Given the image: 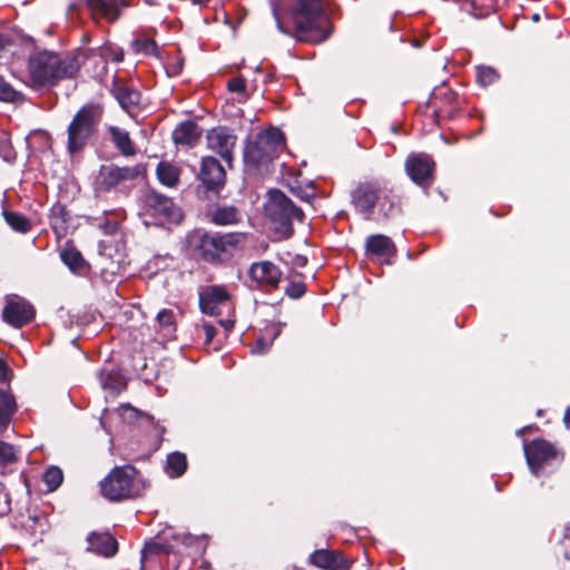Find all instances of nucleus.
<instances>
[{"instance_id": "f257e3e1", "label": "nucleus", "mask_w": 570, "mask_h": 570, "mask_svg": "<svg viewBox=\"0 0 570 570\" xmlns=\"http://www.w3.org/2000/svg\"><path fill=\"white\" fill-rule=\"evenodd\" d=\"M85 53L75 51L59 56L39 51L28 59L29 78L33 87L53 86L58 80L73 77L80 69Z\"/></svg>"}, {"instance_id": "f03ea898", "label": "nucleus", "mask_w": 570, "mask_h": 570, "mask_svg": "<svg viewBox=\"0 0 570 570\" xmlns=\"http://www.w3.org/2000/svg\"><path fill=\"white\" fill-rule=\"evenodd\" d=\"M293 20L299 39L322 42L330 36L324 29L326 17L320 0H299L293 11Z\"/></svg>"}, {"instance_id": "7ed1b4c3", "label": "nucleus", "mask_w": 570, "mask_h": 570, "mask_svg": "<svg viewBox=\"0 0 570 570\" xmlns=\"http://www.w3.org/2000/svg\"><path fill=\"white\" fill-rule=\"evenodd\" d=\"M102 117L99 105L83 106L73 117L68 127V150L70 154L80 151L96 134Z\"/></svg>"}, {"instance_id": "20e7f679", "label": "nucleus", "mask_w": 570, "mask_h": 570, "mask_svg": "<svg viewBox=\"0 0 570 570\" xmlns=\"http://www.w3.org/2000/svg\"><path fill=\"white\" fill-rule=\"evenodd\" d=\"M284 148V136L279 129L272 128L261 132L249 141L244 150V159L248 165L258 167L267 164Z\"/></svg>"}, {"instance_id": "39448f33", "label": "nucleus", "mask_w": 570, "mask_h": 570, "mask_svg": "<svg viewBox=\"0 0 570 570\" xmlns=\"http://www.w3.org/2000/svg\"><path fill=\"white\" fill-rule=\"evenodd\" d=\"M265 212L274 224L275 229L284 235L292 233V222L294 219L302 222L304 218L303 210L297 208L293 202L279 190L269 191Z\"/></svg>"}, {"instance_id": "423d86ee", "label": "nucleus", "mask_w": 570, "mask_h": 570, "mask_svg": "<svg viewBox=\"0 0 570 570\" xmlns=\"http://www.w3.org/2000/svg\"><path fill=\"white\" fill-rule=\"evenodd\" d=\"M135 475L134 466L115 468L100 483L102 495L110 501L134 497L137 493L134 484Z\"/></svg>"}, {"instance_id": "0eeeda50", "label": "nucleus", "mask_w": 570, "mask_h": 570, "mask_svg": "<svg viewBox=\"0 0 570 570\" xmlns=\"http://www.w3.org/2000/svg\"><path fill=\"white\" fill-rule=\"evenodd\" d=\"M244 240L243 234H205L199 239L198 248L202 256L208 262L222 259Z\"/></svg>"}, {"instance_id": "6e6552de", "label": "nucleus", "mask_w": 570, "mask_h": 570, "mask_svg": "<svg viewBox=\"0 0 570 570\" xmlns=\"http://www.w3.org/2000/svg\"><path fill=\"white\" fill-rule=\"evenodd\" d=\"M144 171L145 168L142 165H136L134 167H118L115 165L102 166L97 177V185L100 189L108 190L124 181L142 176Z\"/></svg>"}, {"instance_id": "1a4fd4ad", "label": "nucleus", "mask_w": 570, "mask_h": 570, "mask_svg": "<svg viewBox=\"0 0 570 570\" xmlns=\"http://www.w3.org/2000/svg\"><path fill=\"white\" fill-rule=\"evenodd\" d=\"M33 306L24 298L13 296L7 298V304L2 312L6 323L13 327H21L31 322L35 317Z\"/></svg>"}, {"instance_id": "9d476101", "label": "nucleus", "mask_w": 570, "mask_h": 570, "mask_svg": "<svg viewBox=\"0 0 570 570\" xmlns=\"http://www.w3.org/2000/svg\"><path fill=\"white\" fill-rule=\"evenodd\" d=\"M147 205L151 215L159 218L160 224H179L183 219V214L179 207L174 202L160 194L151 193L147 197Z\"/></svg>"}, {"instance_id": "9b49d317", "label": "nucleus", "mask_w": 570, "mask_h": 570, "mask_svg": "<svg viewBox=\"0 0 570 570\" xmlns=\"http://www.w3.org/2000/svg\"><path fill=\"white\" fill-rule=\"evenodd\" d=\"M434 161L425 154H411L405 160L409 177L417 185L426 186L433 180Z\"/></svg>"}, {"instance_id": "f8f14e48", "label": "nucleus", "mask_w": 570, "mask_h": 570, "mask_svg": "<svg viewBox=\"0 0 570 570\" xmlns=\"http://www.w3.org/2000/svg\"><path fill=\"white\" fill-rule=\"evenodd\" d=\"M206 138L208 148L230 164L236 146V136L225 127H217L208 131Z\"/></svg>"}, {"instance_id": "ddd939ff", "label": "nucleus", "mask_w": 570, "mask_h": 570, "mask_svg": "<svg viewBox=\"0 0 570 570\" xmlns=\"http://www.w3.org/2000/svg\"><path fill=\"white\" fill-rule=\"evenodd\" d=\"M199 306L205 314L218 315L223 307H230L229 294L224 287L207 286L199 293Z\"/></svg>"}, {"instance_id": "4468645a", "label": "nucleus", "mask_w": 570, "mask_h": 570, "mask_svg": "<svg viewBox=\"0 0 570 570\" xmlns=\"http://www.w3.org/2000/svg\"><path fill=\"white\" fill-rule=\"evenodd\" d=\"M524 454L528 465L534 475H538L543 463L554 458L556 452L551 444L543 440H534L524 444Z\"/></svg>"}, {"instance_id": "2eb2a0df", "label": "nucleus", "mask_w": 570, "mask_h": 570, "mask_svg": "<svg viewBox=\"0 0 570 570\" xmlns=\"http://www.w3.org/2000/svg\"><path fill=\"white\" fill-rule=\"evenodd\" d=\"M309 561L325 570H348L351 562L338 551L320 549L309 556Z\"/></svg>"}, {"instance_id": "dca6fc26", "label": "nucleus", "mask_w": 570, "mask_h": 570, "mask_svg": "<svg viewBox=\"0 0 570 570\" xmlns=\"http://www.w3.org/2000/svg\"><path fill=\"white\" fill-rule=\"evenodd\" d=\"M198 177L207 189H214L224 184L225 170L216 158L208 156L202 159Z\"/></svg>"}, {"instance_id": "f3484780", "label": "nucleus", "mask_w": 570, "mask_h": 570, "mask_svg": "<svg viewBox=\"0 0 570 570\" xmlns=\"http://www.w3.org/2000/svg\"><path fill=\"white\" fill-rule=\"evenodd\" d=\"M249 276L261 285L276 287L281 281L282 273L275 264L263 261L252 264Z\"/></svg>"}, {"instance_id": "a211bd4d", "label": "nucleus", "mask_w": 570, "mask_h": 570, "mask_svg": "<svg viewBox=\"0 0 570 570\" xmlns=\"http://www.w3.org/2000/svg\"><path fill=\"white\" fill-rule=\"evenodd\" d=\"M94 17H102L109 21L118 19L120 8L125 7L124 0H86Z\"/></svg>"}, {"instance_id": "6ab92c4d", "label": "nucleus", "mask_w": 570, "mask_h": 570, "mask_svg": "<svg viewBox=\"0 0 570 570\" xmlns=\"http://www.w3.org/2000/svg\"><path fill=\"white\" fill-rule=\"evenodd\" d=\"M365 247L367 254L384 262H390V257L395 254L394 244L387 236L384 235L370 236L366 239Z\"/></svg>"}, {"instance_id": "aec40b11", "label": "nucleus", "mask_w": 570, "mask_h": 570, "mask_svg": "<svg viewBox=\"0 0 570 570\" xmlns=\"http://www.w3.org/2000/svg\"><path fill=\"white\" fill-rule=\"evenodd\" d=\"M87 541V550L97 554L111 557L117 552V541L109 533L91 532Z\"/></svg>"}, {"instance_id": "412c9836", "label": "nucleus", "mask_w": 570, "mask_h": 570, "mask_svg": "<svg viewBox=\"0 0 570 570\" xmlns=\"http://www.w3.org/2000/svg\"><path fill=\"white\" fill-rule=\"evenodd\" d=\"M112 95L115 99L119 102L121 108L126 110L129 115H132L135 112L141 98L139 91L124 85H116L112 88Z\"/></svg>"}, {"instance_id": "4be33fe9", "label": "nucleus", "mask_w": 570, "mask_h": 570, "mask_svg": "<svg viewBox=\"0 0 570 570\" xmlns=\"http://www.w3.org/2000/svg\"><path fill=\"white\" fill-rule=\"evenodd\" d=\"M202 135L199 127L193 121H185L173 131V139L176 145L193 147Z\"/></svg>"}, {"instance_id": "5701e85b", "label": "nucleus", "mask_w": 570, "mask_h": 570, "mask_svg": "<svg viewBox=\"0 0 570 570\" xmlns=\"http://www.w3.org/2000/svg\"><path fill=\"white\" fill-rule=\"evenodd\" d=\"M353 200L357 209L371 212L377 200V189L372 185H362L353 193Z\"/></svg>"}, {"instance_id": "b1692460", "label": "nucleus", "mask_w": 570, "mask_h": 570, "mask_svg": "<svg viewBox=\"0 0 570 570\" xmlns=\"http://www.w3.org/2000/svg\"><path fill=\"white\" fill-rule=\"evenodd\" d=\"M108 132L115 147L126 157L136 154L135 145L129 136V132L117 126H109Z\"/></svg>"}, {"instance_id": "393cba45", "label": "nucleus", "mask_w": 570, "mask_h": 570, "mask_svg": "<svg viewBox=\"0 0 570 570\" xmlns=\"http://www.w3.org/2000/svg\"><path fill=\"white\" fill-rule=\"evenodd\" d=\"M209 215L214 224L222 226L234 225L242 219L240 213L234 206L217 207Z\"/></svg>"}, {"instance_id": "a878e982", "label": "nucleus", "mask_w": 570, "mask_h": 570, "mask_svg": "<svg viewBox=\"0 0 570 570\" xmlns=\"http://www.w3.org/2000/svg\"><path fill=\"white\" fill-rule=\"evenodd\" d=\"M14 409L12 395L0 389V434L8 428Z\"/></svg>"}, {"instance_id": "bb28decb", "label": "nucleus", "mask_w": 570, "mask_h": 570, "mask_svg": "<svg viewBox=\"0 0 570 570\" xmlns=\"http://www.w3.org/2000/svg\"><path fill=\"white\" fill-rule=\"evenodd\" d=\"M157 177L159 181L168 187H174L179 179V170L169 163L161 161L157 166Z\"/></svg>"}, {"instance_id": "cd10ccee", "label": "nucleus", "mask_w": 570, "mask_h": 570, "mask_svg": "<svg viewBox=\"0 0 570 570\" xmlns=\"http://www.w3.org/2000/svg\"><path fill=\"white\" fill-rule=\"evenodd\" d=\"M3 217L6 223L18 233H27L31 227L30 222L19 213L4 210Z\"/></svg>"}, {"instance_id": "c85d7f7f", "label": "nucleus", "mask_w": 570, "mask_h": 570, "mask_svg": "<svg viewBox=\"0 0 570 570\" xmlns=\"http://www.w3.org/2000/svg\"><path fill=\"white\" fill-rule=\"evenodd\" d=\"M187 468V460L185 454L175 452L168 455L167 459V473L170 476L181 475Z\"/></svg>"}, {"instance_id": "c756f323", "label": "nucleus", "mask_w": 570, "mask_h": 570, "mask_svg": "<svg viewBox=\"0 0 570 570\" xmlns=\"http://www.w3.org/2000/svg\"><path fill=\"white\" fill-rule=\"evenodd\" d=\"M173 551V546L168 543L161 542L159 538L147 542L141 551L142 561L146 560L149 556L159 554V553H169Z\"/></svg>"}, {"instance_id": "7c9ffc66", "label": "nucleus", "mask_w": 570, "mask_h": 570, "mask_svg": "<svg viewBox=\"0 0 570 570\" xmlns=\"http://www.w3.org/2000/svg\"><path fill=\"white\" fill-rule=\"evenodd\" d=\"M60 256L62 262L73 272L80 269L83 265L81 254L75 248H67L62 250Z\"/></svg>"}, {"instance_id": "2f4dec72", "label": "nucleus", "mask_w": 570, "mask_h": 570, "mask_svg": "<svg viewBox=\"0 0 570 570\" xmlns=\"http://www.w3.org/2000/svg\"><path fill=\"white\" fill-rule=\"evenodd\" d=\"M281 328L278 327H272L267 331V334L271 336L269 340H266L265 337H261L257 340L255 346L253 347L252 352L255 354H264L266 353L273 341L279 335Z\"/></svg>"}, {"instance_id": "473e14b6", "label": "nucleus", "mask_w": 570, "mask_h": 570, "mask_svg": "<svg viewBox=\"0 0 570 570\" xmlns=\"http://www.w3.org/2000/svg\"><path fill=\"white\" fill-rule=\"evenodd\" d=\"M227 89L230 92H235L239 95L238 101L244 102L248 99V94L246 90V81L243 77H236L228 81Z\"/></svg>"}, {"instance_id": "72a5a7b5", "label": "nucleus", "mask_w": 570, "mask_h": 570, "mask_svg": "<svg viewBox=\"0 0 570 570\" xmlns=\"http://www.w3.org/2000/svg\"><path fill=\"white\" fill-rule=\"evenodd\" d=\"M157 323L166 334H171L175 330L174 313L170 309H161L157 314Z\"/></svg>"}, {"instance_id": "f704fd0d", "label": "nucleus", "mask_w": 570, "mask_h": 570, "mask_svg": "<svg viewBox=\"0 0 570 570\" xmlns=\"http://www.w3.org/2000/svg\"><path fill=\"white\" fill-rule=\"evenodd\" d=\"M43 480H45L46 484L48 485L49 490L53 491L62 482V472L59 468L51 466L46 471V473L43 475Z\"/></svg>"}, {"instance_id": "c9c22d12", "label": "nucleus", "mask_w": 570, "mask_h": 570, "mask_svg": "<svg viewBox=\"0 0 570 570\" xmlns=\"http://www.w3.org/2000/svg\"><path fill=\"white\" fill-rule=\"evenodd\" d=\"M476 78L480 85L489 86L499 78L498 72L491 67H479Z\"/></svg>"}, {"instance_id": "e433bc0d", "label": "nucleus", "mask_w": 570, "mask_h": 570, "mask_svg": "<svg viewBox=\"0 0 570 570\" xmlns=\"http://www.w3.org/2000/svg\"><path fill=\"white\" fill-rule=\"evenodd\" d=\"M17 460V450L13 445L0 441V464H9Z\"/></svg>"}, {"instance_id": "4c0bfd02", "label": "nucleus", "mask_w": 570, "mask_h": 570, "mask_svg": "<svg viewBox=\"0 0 570 570\" xmlns=\"http://www.w3.org/2000/svg\"><path fill=\"white\" fill-rule=\"evenodd\" d=\"M134 48L137 52L154 56L157 53V45L151 39H137L134 42Z\"/></svg>"}, {"instance_id": "58836bf2", "label": "nucleus", "mask_w": 570, "mask_h": 570, "mask_svg": "<svg viewBox=\"0 0 570 570\" xmlns=\"http://www.w3.org/2000/svg\"><path fill=\"white\" fill-rule=\"evenodd\" d=\"M19 94L11 85L0 79V100L6 102L14 101Z\"/></svg>"}, {"instance_id": "ea45409f", "label": "nucleus", "mask_w": 570, "mask_h": 570, "mask_svg": "<svg viewBox=\"0 0 570 570\" xmlns=\"http://www.w3.org/2000/svg\"><path fill=\"white\" fill-rule=\"evenodd\" d=\"M119 416L128 423L134 422L138 416V411L128 404L118 407Z\"/></svg>"}, {"instance_id": "a19ab883", "label": "nucleus", "mask_w": 570, "mask_h": 570, "mask_svg": "<svg viewBox=\"0 0 570 570\" xmlns=\"http://www.w3.org/2000/svg\"><path fill=\"white\" fill-rule=\"evenodd\" d=\"M286 293L292 298H298L305 293V286L302 283H292L286 288Z\"/></svg>"}, {"instance_id": "79ce46f5", "label": "nucleus", "mask_w": 570, "mask_h": 570, "mask_svg": "<svg viewBox=\"0 0 570 570\" xmlns=\"http://www.w3.org/2000/svg\"><path fill=\"white\" fill-rule=\"evenodd\" d=\"M10 510L9 499L7 493L0 490V517L7 514Z\"/></svg>"}, {"instance_id": "37998d69", "label": "nucleus", "mask_w": 570, "mask_h": 570, "mask_svg": "<svg viewBox=\"0 0 570 570\" xmlns=\"http://www.w3.org/2000/svg\"><path fill=\"white\" fill-rule=\"evenodd\" d=\"M203 327H204V331H205V334H206V343L208 344V343H210L213 341V338L215 336V333H216V330L209 323H205L203 325Z\"/></svg>"}, {"instance_id": "c03bdc74", "label": "nucleus", "mask_w": 570, "mask_h": 570, "mask_svg": "<svg viewBox=\"0 0 570 570\" xmlns=\"http://www.w3.org/2000/svg\"><path fill=\"white\" fill-rule=\"evenodd\" d=\"M3 141L7 142V136L2 135ZM0 155L6 159H10L12 157V150L9 144H4L2 149L0 150Z\"/></svg>"}, {"instance_id": "a18cd8bd", "label": "nucleus", "mask_w": 570, "mask_h": 570, "mask_svg": "<svg viewBox=\"0 0 570 570\" xmlns=\"http://www.w3.org/2000/svg\"><path fill=\"white\" fill-rule=\"evenodd\" d=\"M272 1V9H273V14L277 21V26H278V29L279 30H283L282 29V26H281V21H279V16H278V4H277V0H271Z\"/></svg>"}, {"instance_id": "49530a36", "label": "nucleus", "mask_w": 570, "mask_h": 570, "mask_svg": "<svg viewBox=\"0 0 570 570\" xmlns=\"http://www.w3.org/2000/svg\"><path fill=\"white\" fill-rule=\"evenodd\" d=\"M7 380H8V367L2 361H0V382H4Z\"/></svg>"}, {"instance_id": "de8ad7c7", "label": "nucleus", "mask_w": 570, "mask_h": 570, "mask_svg": "<svg viewBox=\"0 0 570 570\" xmlns=\"http://www.w3.org/2000/svg\"><path fill=\"white\" fill-rule=\"evenodd\" d=\"M220 325L226 330L229 331L234 327V320L227 318L219 321Z\"/></svg>"}, {"instance_id": "09e8293b", "label": "nucleus", "mask_w": 570, "mask_h": 570, "mask_svg": "<svg viewBox=\"0 0 570 570\" xmlns=\"http://www.w3.org/2000/svg\"><path fill=\"white\" fill-rule=\"evenodd\" d=\"M101 384H102L104 389H110V390H114V391L118 390V385H114V384L109 383L107 381V379H105V377H101Z\"/></svg>"}, {"instance_id": "8fccbe9b", "label": "nucleus", "mask_w": 570, "mask_h": 570, "mask_svg": "<svg viewBox=\"0 0 570 570\" xmlns=\"http://www.w3.org/2000/svg\"><path fill=\"white\" fill-rule=\"evenodd\" d=\"M564 422L567 425H570V406L568 407V410L566 411V414H564Z\"/></svg>"}, {"instance_id": "3c124183", "label": "nucleus", "mask_w": 570, "mask_h": 570, "mask_svg": "<svg viewBox=\"0 0 570 570\" xmlns=\"http://www.w3.org/2000/svg\"><path fill=\"white\" fill-rule=\"evenodd\" d=\"M306 264V259L304 257H297V265H305Z\"/></svg>"}, {"instance_id": "603ef678", "label": "nucleus", "mask_w": 570, "mask_h": 570, "mask_svg": "<svg viewBox=\"0 0 570 570\" xmlns=\"http://www.w3.org/2000/svg\"><path fill=\"white\" fill-rule=\"evenodd\" d=\"M567 539H570V528L567 529V533L564 535Z\"/></svg>"}, {"instance_id": "864d4df0", "label": "nucleus", "mask_w": 570, "mask_h": 570, "mask_svg": "<svg viewBox=\"0 0 570 570\" xmlns=\"http://www.w3.org/2000/svg\"><path fill=\"white\" fill-rule=\"evenodd\" d=\"M564 558H566V559H568V560H570V553L566 552V553H564Z\"/></svg>"}, {"instance_id": "5fc2aeb1", "label": "nucleus", "mask_w": 570, "mask_h": 570, "mask_svg": "<svg viewBox=\"0 0 570 570\" xmlns=\"http://www.w3.org/2000/svg\"><path fill=\"white\" fill-rule=\"evenodd\" d=\"M99 55L104 56V49L102 48L99 49Z\"/></svg>"}, {"instance_id": "6e6d98bb", "label": "nucleus", "mask_w": 570, "mask_h": 570, "mask_svg": "<svg viewBox=\"0 0 570 570\" xmlns=\"http://www.w3.org/2000/svg\"><path fill=\"white\" fill-rule=\"evenodd\" d=\"M188 539H189V537H188V535H185L183 540H184V542H186V543H187V540H188Z\"/></svg>"}]
</instances>
